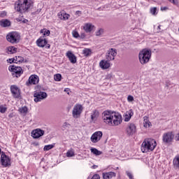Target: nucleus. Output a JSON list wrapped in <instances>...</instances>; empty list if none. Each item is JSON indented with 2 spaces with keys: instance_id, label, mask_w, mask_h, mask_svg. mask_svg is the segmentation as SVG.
I'll list each match as a JSON object with an SVG mask.
<instances>
[{
  "instance_id": "obj_1",
  "label": "nucleus",
  "mask_w": 179,
  "mask_h": 179,
  "mask_svg": "<svg viewBox=\"0 0 179 179\" xmlns=\"http://www.w3.org/2000/svg\"><path fill=\"white\" fill-rule=\"evenodd\" d=\"M31 6H33L31 0H19L15 4V9L20 13H26V12H29Z\"/></svg>"
},
{
  "instance_id": "obj_2",
  "label": "nucleus",
  "mask_w": 179,
  "mask_h": 179,
  "mask_svg": "<svg viewBox=\"0 0 179 179\" xmlns=\"http://www.w3.org/2000/svg\"><path fill=\"white\" fill-rule=\"evenodd\" d=\"M156 146H157V143L155 139L147 138L141 144V151L143 153H148V152L155 150Z\"/></svg>"
},
{
  "instance_id": "obj_3",
  "label": "nucleus",
  "mask_w": 179,
  "mask_h": 179,
  "mask_svg": "<svg viewBox=\"0 0 179 179\" xmlns=\"http://www.w3.org/2000/svg\"><path fill=\"white\" fill-rule=\"evenodd\" d=\"M152 57V52L148 49H143L139 52L138 59L141 65L148 64Z\"/></svg>"
},
{
  "instance_id": "obj_4",
  "label": "nucleus",
  "mask_w": 179,
  "mask_h": 179,
  "mask_svg": "<svg viewBox=\"0 0 179 179\" xmlns=\"http://www.w3.org/2000/svg\"><path fill=\"white\" fill-rule=\"evenodd\" d=\"M114 113L115 112L112 110H104L102 113L101 117L104 124L111 127V124H113V120L114 118Z\"/></svg>"
},
{
  "instance_id": "obj_5",
  "label": "nucleus",
  "mask_w": 179,
  "mask_h": 179,
  "mask_svg": "<svg viewBox=\"0 0 179 179\" xmlns=\"http://www.w3.org/2000/svg\"><path fill=\"white\" fill-rule=\"evenodd\" d=\"M6 40L11 44H17L20 41V34L16 31L9 32L6 36Z\"/></svg>"
},
{
  "instance_id": "obj_6",
  "label": "nucleus",
  "mask_w": 179,
  "mask_h": 179,
  "mask_svg": "<svg viewBox=\"0 0 179 179\" xmlns=\"http://www.w3.org/2000/svg\"><path fill=\"white\" fill-rule=\"evenodd\" d=\"M8 71L12 72L13 78H20L23 75V69L20 66H9Z\"/></svg>"
},
{
  "instance_id": "obj_7",
  "label": "nucleus",
  "mask_w": 179,
  "mask_h": 179,
  "mask_svg": "<svg viewBox=\"0 0 179 179\" xmlns=\"http://www.w3.org/2000/svg\"><path fill=\"white\" fill-rule=\"evenodd\" d=\"M122 123V115L120 113L114 112L113 119L112 120V124L110 127H118Z\"/></svg>"
},
{
  "instance_id": "obj_8",
  "label": "nucleus",
  "mask_w": 179,
  "mask_h": 179,
  "mask_svg": "<svg viewBox=\"0 0 179 179\" xmlns=\"http://www.w3.org/2000/svg\"><path fill=\"white\" fill-rule=\"evenodd\" d=\"M83 111V106L81 104H76L72 110V115L73 118H79L80 117V114Z\"/></svg>"
},
{
  "instance_id": "obj_9",
  "label": "nucleus",
  "mask_w": 179,
  "mask_h": 179,
  "mask_svg": "<svg viewBox=\"0 0 179 179\" xmlns=\"http://www.w3.org/2000/svg\"><path fill=\"white\" fill-rule=\"evenodd\" d=\"M174 140V134L173 131L164 133L162 136V141L164 143H171Z\"/></svg>"
},
{
  "instance_id": "obj_10",
  "label": "nucleus",
  "mask_w": 179,
  "mask_h": 179,
  "mask_svg": "<svg viewBox=\"0 0 179 179\" xmlns=\"http://www.w3.org/2000/svg\"><path fill=\"white\" fill-rule=\"evenodd\" d=\"M34 101L36 103H38V101H41V100H44V99H47V93L41 91H36L34 94Z\"/></svg>"
},
{
  "instance_id": "obj_11",
  "label": "nucleus",
  "mask_w": 179,
  "mask_h": 179,
  "mask_svg": "<svg viewBox=\"0 0 179 179\" xmlns=\"http://www.w3.org/2000/svg\"><path fill=\"white\" fill-rule=\"evenodd\" d=\"M103 138V132L101 131H95L90 138L91 142L92 143H97V142H99Z\"/></svg>"
},
{
  "instance_id": "obj_12",
  "label": "nucleus",
  "mask_w": 179,
  "mask_h": 179,
  "mask_svg": "<svg viewBox=\"0 0 179 179\" xmlns=\"http://www.w3.org/2000/svg\"><path fill=\"white\" fill-rule=\"evenodd\" d=\"M117 56V50L114 48H110L106 53V61H114L115 59V57Z\"/></svg>"
},
{
  "instance_id": "obj_13",
  "label": "nucleus",
  "mask_w": 179,
  "mask_h": 179,
  "mask_svg": "<svg viewBox=\"0 0 179 179\" xmlns=\"http://www.w3.org/2000/svg\"><path fill=\"white\" fill-rule=\"evenodd\" d=\"M126 132L129 136H132L136 132V125L134 123H129L126 128Z\"/></svg>"
},
{
  "instance_id": "obj_14",
  "label": "nucleus",
  "mask_w": 179,
  "mask_h": 179,
  "mask_svg": "<svg viewBox=\"0 0 179 179\" xmlns=\"http://www.w3.org/2000/svg\"><path fill=\"white\" fill-rule=\"evenodd\" d=\"M1 163L3 167H8L10 166V158L6 155L2 153L1 156Z\"/></svg>"
},
{
  "instance_id": "obj_15",
  "label": "nucleus",
  "mask_w": 179,
  "mask_h": 179,
  "mask_svg": "<svg viewBox=\"0 0 179 179\" xmlns=\"http://www.w3.org/2000/svg\"><path fill=\"white\" fill-rule=\"evenodd\" d=\"M40 82V78L37 75H31L28 80V82L26 83L27 86L29 85H37Z\"/></svg>"
},
{
  "instance_id": "obj_16",
  "label": "nucleus",
  "mask_w": 179,
  "mask_h": 179,
  "mask_svg": "<svg viewBox=\"0 0 179 179\" xmlns=\"http://www.w3.org/2000/svg\"><path fill=\"white\" fill-rule=\"evenodd\" d=\"M45 131L44 130H41V129H36L32 131L31 132V136L34 139H38V138H40L44 135Z\"/></svg>"
},
{
  "instance_id": "obj_17",
  "label": "nucleus",
  "mask_w": 179,
  "mask_h": 179,
  "mask_svg": "<svg viewBox=\"0 0 179 179\" xmlns=\"http://www.w3.org/2000/svg\"><path fill=\"white\" fill-rule=\"evenodd\" d=\"M11 93L15 99H19L20 97V90L16 85H11Z\"/></svg>"
},
{
  "instance_id": "obj_18",
  "label": "nucleus",
  "mask_w": 179,
  "mask_h": 179,
  "mask_svg": "<svg viewBox=\"0 0 179 179\" xmlns=\"http://www.w3.org/2000/svg\"><path fill=\"white\" fill-rule=\"evenodd\" d=\"M111 66L110 62L106 59H102L99 62V67L102 69H108Z\"/></svg>"
},
{
  "instance_id": "obj_19",
  "label": "nucleus",
  "mask_w": 179,
  "mask_h": 179,
  "mask_svg": "<svg viewBox=\"0 0 179 179\" xmlns=\"http://www.w3.org/2000/svg\"><path fill=\"white\" fill-rule=\"evenodd\" d=\"M83 29L85 33H92L94 29V25H93L92 23H85L83 26Z\"/></svg>"
},
{
  "instance_id": "obj_20",
  "label": "nucleus",
  "mask_w": 179,
  "mask_h": 179,
  "mask_svg": "<svg viewBox=\"0 0 179 179\" xmlns=\"http://www.w3.org/2000/svg\"><path fill=\"white\" fill-rule=\"evenodd\" d=\"M134 115V111H132V110H129L128 111H127L126 113H124L123 117H124V121L125 122H128L131 118H132V116Z\"/></svg>"
},
{
  "instance_id": "obj_21",
  "label": "nucleus",
  "mask_w": 179,
  "mask_h": 179,
  "mask_svg": "<svg viewBox=\"0 0 179 179\" xmlns=\"http://www.w3.org/2000/svg\"><path fill=\"white\" fill-rule=\"evenodd\" d=\"M48 43L47 39L41 37L36 41V44L38 47H41L42 48L45 47L46 44Z\"/></svg>"
},
{
  "instance_id": "obj_22",
  "label": "nucleus",
  "mask_w": 179,
  "mask_h": 179,
  "mask_svg": "<svg viewBox=\"0 0 179 179\" xmlns=\"http://www.w3.org/2000/svg\"><path fill=\"white\" fill-rule=\"evenodd\" d=\"M100 115V113H99V110H94L91 113V120L90 122H96L97 121V119L99 118V116Z\"/></svg>"
},
{
  "instance_id": "obj_23",
  "label": "nucleus",
  "mask_w": 179,
  "mask_h": 179,
  "mask_svg": "<svg viewBox=\"0 0 179 179\" xmlns=\"http://www.w3.org/2000/svg\"><path fill=\"white\" fill-rule=\"evenodd\" d=\"M66 55L71 64H76V56L72 52L68 51Z\"/></svg>"
},
{
  "instance_id": "obj_24",
  "label": "nucleus",
  "mask_w": 179,
  "mask_h": 179,
  "mask_svg": "<svg viewBox=\"0 0 179 179\" xmlns=\"http://www.w3.org/2000/svg\"><path fill=\"white\" fill-rule=\"evenodd\" d=\"M10 20H8V19H3L1 20H0V26L1 27H10Z\"/></svg>"
},
{
  "instance_id": "obj_25",
  "label": "nucleus",
  "mask_w": 179,
  "mask_h": 179,
  "mask_svg": "<svg viewBox=\"0 0 179 179\" xmlns=\"http://www.w3.org/2000/svg\"><path fill=\"white\" fill-rule=\"evenodd\" d=\"M103 179H111L113 177H115L116 173L114 172L103 173L102 174Z\"/></svg>"
},
{
  "instance_id": "obj_26",
  "label": "nucleus",
  "mask_w": 179,
  "mask_h": 179,
  "mask_svg": "<svg viewBox=\"0 0 179 179\" xmlns=\"http://www.w3.org/2000/svg\"><path fill=\"white\" fill-rule=\"evenodd\" d=\"M17 48L14 46H8L6 48V52L8 55L15 54L17 51Z\"/></svg>"
},
{
  "instance_id": "obj_27",
  "label": "nucleus",
  "mask_w": 179,
  "mask_h": 179,
  "mask_svg": "<svg viewBox=\"0 0 179 179\" xmlns=\"http://www.w3.org/2000/svg\"><path fill=\"white\" fill-rule=\"evenodd\" d=\"M143 127L145 128H149L150 127V122H149V117L148 116L143 117Z\"/></svg>"
},
{
  "instance_id": "obj_28",
  "label": "nucleus",
  "mask_w": 179,
  "mask_h": 179,
  "mask_svg": "<svg viewBox=\"0 0 179 179\" xmlns=\"http://www.w3.org/2000/svg\"><path fill=\"white\" fill-rule=\"evenodd\" d=\"M40 33L41 34H43V37L42 38H44V37H48V36H50V30L49 29H41V31H40Z\"/></svg>"
},
{
  "instance_id": "obj_29",
  "label": "nucleus",
  "mask_w": 179,
  "mask_h": 179,
  "mask_svg": "<svg viewBox=\"0 0 179 179\" xmlns=\"http://www.w3.org/2000/svg\"><path fill=\"white\" fill-rule=\"evenodd\" d=\"M91 152L93 153V155H95V156H100V155H102V152L97 150V148H90Z\"/></svg>"
},
{
  "instance_id": "obj_30",
  "label": "nucleus",
  "mask_w": 179,
  "mask_h": 179,
  "mask_svg": "<svg viewBox=\"0 0 179 179\" xmlns=\"http://www.w3.org/2000/svg\"><path fill=\"white\" fill-rule=\"evenodd\" d=\"M58 16L59 17V19H61L62 20H68L69 19V14H66V13H63V14H58Z\"/></svg>"
},
{
  "instance_id": "obj_31",
  "label": "nucleus",
  "mask_w": 179,
  "mask_h": 179,
  "mask_svg": "<svg viewBox=\"0 0 179 179\" xmlns=\"http://www.w3.org/2000/svg\"><path fill=\"white\" fill-rule=\"evenodd\" d=\"M15 58V64L22 63L24 61V58L22 56H16Z\"/></svg>"
},
{
  "instance_id": "obj_32",
  "label": "nucleus",
  "mask_w": 179,
  "mask_h": 179,
  "mask_svg": "<svg viewBox=\"0 0 179 179\" xmlns=\"http://www.w3.org/2000/svg\"><path fill=\"white\" fill-rule=\"evenodd\" d=\"M66 155L67 157H73L75 156V151L73 149L69 150Z\"/></svg>"
},
{
  "instance_id": "obj_33",
  "label": "nucleus",
  "mask_w": 179,
  "mask_h": 179,
  "mask_svg": "<svg viewBox=\"0 0 179 179\" xmlns=\"http://www.w3.org/2000/svg\"><path fill=\"white\" fill-rule=\"evenodd\" d=\"M55 146V144H50V145H45L43 148V150H45V151L51 150V149L54 148Z\"/></svg>"
},
{
  "instance_id": "obj_34",
  "label": "nucleus",
  "mask_w": 179,
  "mask_h": 179,
  "mask_svg": "<svg viewBox=\"0 0 179 179\" xmlns=\"http://www.w3.org/2000/svg\"><path fill=\"white\" fill-rule=\"evenodd\" d=\"M18 111H20V113L21 114H27L28 109H27V107L24 106V107H22V108H20Z\"/></svg>"
},
{
  "instance_id": "obj_35",
  "label": "nucleus",
  "mask_w": 179,
  "mask_h": 179,
  "mask_svg": "<svg viewBox=\"0 0 179 179\" xmlns=\"http://www.w3.org/2000/svg\"><path fill=\"white\" fill-rule=\"evenodd\" d=\"M173 165L176 167H179V155L176 156L173 159Z\"/></svg>"
},
{
  "instance_id": "obj_36",
  "label": "nucleus",
  "mask_w": 179,
  "mask_h": 179,
  "mask_svg": "<svg viewBox=\"0 0 179 179\" xmlns=\"http://www.w3.org/2000/svg\"><path fill=\"white\" fill-rule=\"evenodd\" d=\"M91 52H92V51L90 50V49L85 48L83 50V54L85 57H89V55H90Z\"/></svg>"
},
{
  "instance_id": "obj_37",
  "label": "nucleus",
  "mask_w": 179,
  "mask_h": 179,
  "mask_svg": "<svg viewBox=\"0 0 179 179\" xmlns=\"http://www.w3.org/2000/svg\"><path fill=\"white\" fill-rule=\"evenodd\" d=\"M54 79L56 82H61V79H62V76L61 74L57 73L54 76Z\"/></svg>"
},
{
  "instance_id": "obj_38",
  "label": "nucleus",
  "mask_w": 179,
  "mask_h": 179,
  "mask_svg": "<svg viewBox=\"0 0 179 179\" xmlns=\"http://www.w3.org/2000/svg\"><path fill=\"white\" fill-rule=\"evenodd\" d=\"M150 13L153 15V16H156L157 15V8L154 7L150 8Z\"/></svg>"
},
{
  "instance_id": "obj_39",
  "label": "nucleus",
  "mask_w": 179,
  "mask_h": 179,
  "mask_svg": "<svg viewBox=\"0 0 179 179\" xmlns=\"http://www.w3.org/2000/svg\"><path fill=\"white\" fill-rule=\"evenodd\" d=\"M72 34H73V37H74V38H80V35L79 34L78 31H73Z\"/></svg>"
},
{
  "instance_id": "obj_40",
  "label": "nucleus",
  "mask_w": 179,
  "mask_h": 179,
  "mask_svg": "<svg viewBox=\"0 0 179 179\" xmlns=\"http://www.w3.org/2000/svg\"><path fill=\"white\" fill-rule=\"evenodd\" d=\"M6 107L3 106V105L0 106V113H1V114H5V113H6Z\"/></svg>"
},
{
  "instance_id": "obj_41",
  "label": "nucleus",
  "mask_w": 179,
  "mask_h": 179,
  "mask_svg": "<svg viewBox=\"0 0 179 179\" xmlns=\"http://www.w3.org/2000/svg\"><path fill=\"white\" fill-rule=\"evenodd\" d=\"M7 62H8V64H13V62H14L15 64H16L15 58L13 57V58H11V59H7Z\"/></svg>"
},
{
  "instance_id": "obj_42",
  "label": "nucleus",
  "mask_w": 179,
  "mask_h": 179,
  "mask_svg": "<svg viewBox=\"0 0 179 179\" xmlns=\"http://www.w3.org/2000/svg\"><path fill=\"white\" fill-rule=\"evenodd\" d=\"M127 101H129V103H132V101H134V96L132 95H129L127 96Z\"/></svg>"
},
{
  "instance_id": "obj_43",
  "label": "nucleus",
  "mask_w": 179,
  "mask_h": 179,
  "mask_svg": "<svg viewBox=\"0 0 179 179\" xmlns=\"http://www.w3.org/2000/svg\"><path fill=\"white\" fill-rule=\"evenodd\" d=\"M127 176L129 177V179H134V176L129 171H126Z\"/></svg>"
},
{
  "instance_id": "obj_44",
  "label": "nucleus",
  "mask_w": 179,
  "mask_h": 179,
  "mask_svg": "<svg viewBox=\"0 0 179 179\" xmlns=\"http://www.w3.org/2000/svg\"><path fill=\"white\" fill-rule=\"evenodd\" d=\"M7 13L6 11H1L0 13V17H5V16H6Z\"/></svg>"
},
{
  "instance_id": "obj_45",
  "label": "nucleus",
  "mask_w": 179,
  "mask_h": 179,
  "mask_svg": "<svg viewBox=\"0 0 179 179\" xmlns=\"http://www.w3.org/2000/svg\"><path fill=\"white\" fill-rule=\"evenodd\" d=\"M101 34H103V29H99L96 32V36H101Z\"/></svg>"
},
{
  "instance_id": "obj_46",
  "label": "nucleus",
  "mask_w": 179,
  "mask_h": 179,
  "mask_svg": "<svg viewBox=\"0 0 179 179\" xmlns=\"http://www.w3.org/2000/svg\"><path fill=\"white\" fill-rule=\"evenodd\" d=\"M80 38H82L83 40L84 38H86V33H85V32L81 33L80 35Z\"/></svg>"
},
{
  "instance_id": "obj_47",
  "label": "nucleus",
  "mask_w": 179,
  "mask_h": 179,
  "mask_svg": "<svg viewBox=\"0 0 179 179\" xmlns=\"http://www.w3.org/2000/svg\"><path fill=\"white\" fill-rule=\"evenodd\" d=\"M64 128H69L71 127V124L68 122H64L62 126Z\"/></svg>"
},
{
  "instance_id": "obj_48",
  "label": "nucleus",
  "mask_w": 179,
  "mask_h": 179,
  "mask_svg": "<svg viewBox=\"0 0 179 179\" xmlns=\"http://www.w3.org/2000/svg\"><path fill=\"white\" fill-rule=\"evenodd\" d=\"M92 179H100V176L99 174H95L92 176Z\"/></svg>"
},
{
  "instance_id": "obj_49",
  "label": "nucleus",
  "mask_w": 179,
  "mask_h": 179,
  "mask_svg": "<svg viewBox=\"0 0 179 179\" xmlns=\"http://www.w3.org/2000/svg\"><path fill=\"white\" fill-rule=\"evenodd\" d=\"M40 12H41V8H39L36 12L32 13V15H38Z\"/></svg>"
},
{
  "instance_id": "obj_50",
  "label": "nucleus",
  "mask_w": 179,
  "mask_h": 179,
  "mask_svg": "<svg viewBox=\"0 0 179 179\" xmlns=\"http://www.w3.org/2000/svg\"><path fill=\"white\" fill-rule=\"evenodd\" d=\"M171 2V3H173V5H176L177 3L176 2V0H168Z\"/></svg>"
},
{
  "instance_id": "obj_51",
  "label": "nucleus",
  "mask_w": 179,
  "mask_h": 179,
  "mask_svg": "<svg viewBox=\"0 0 179 179\" xmlns=\"http://www.w3.org/2000/svg\"><path fill=\"white\" fill-rule=\"evenodd\" d=\"M175 139H176V141H179V133L176 135Z\"/></svg>"
},
{
  "instance_id": "obj_52",
  "label": "nucleus",
  "mask_w": 179,
  "mask_h": 179,
  "mask_svg": "<svg viewBox=\"0 0 179 179\" xmlns=\"http://www.w3.org/2000/svg\"><path fill=\"white\" fill-rule=\"evenodd\" d=\"M169 9V8L168 7H161V10H167Z\"/></svg>"
},
{
  "instance_id": "obj_53",
  "label": "nucleus",
  "mask_w": 179,
  "mask_h": 179,
  "mask_svg": "<svg viewBox=\"0 0 179 179\" xmlns=\"http://www.w3.org/2000/svg\"><path fill=\"white\" fill-rule=\"evenodd\" d=\"M76 15H78V16H79L80 15H82V12H81V11H79V10H77V11L76 12Z\"/></svg>"
},
{
  "instance_id": "obj_54",
  "label": "nucleus",
  "mask_w": 179,
  "mask_h": 179,
  "mask_svg": "<svg viewBox=\"0 0 179 179\" xmlns=\"http://www.w3.org/2000/svg\"><path fill=\"white\" fill-rule=\"evenodd\" d=\"M34 146H38L40 143L38 142H35L33 143Z\"/></svg>"
},
{
  "instance_id": "obj_55",
  "label": "nucleus",
  "mask_w": 179,
  "mask_h": 179,
  "mask_svg": "<svg viewBox=\"0 0 179 179\" xmlns=\"http://www.w3.org/2000/svg\"><path fill=\"white\" fill-rule=\"evenodd\" d=\"M170 83H166V87L167 88V89H169V87H170Z\"/></svg>"
},
{
  "instance_id": "obj_56",
  "label": "nucleus",
  "mask_w": 179,
  "mask_h": 179,
  "mask_svg": "<svg viewBox=\"0 0 179 179\" xmlns=\"http://www.w3.org/2000/svg\"><path fill=\"white\" fill-rule=\"evenodd\" d=\"M92 169H97V166L96 165L92 166Z\"/></svg>"
},
{
  "instance_id": "obj_57",
  "label": "nucleus",
  "mask_w": 179,
  "mask_h": 179,
  "mask_svg": "<svg viewBox=\"0 0 179 179\" xmlns=\"http://www.w3.org/2000/svg\"><path fill=\"white\" fill-rule=\"evenodd\" d=\"M68 90H69V89H65L64 92H68Z\"/></svg>"
},
{
  "instance_id": "obj_58",
  "label": "nucleus",
  "mask_w": 179,
  "mask_h": 179,
  "mask_svg": "<svg viewBox=\"0 0 179 179\" xmlns=\"http://www.w3.org/2000/svg\"><path fill=\"white\" fill-rule=\"evenodd\" d=\"M158 29H160V26H158Z\"/></svg>"
},
{
  "instance_id": "obj_59",
  "label": "nucleus",
  "mask_w": 179,
  "mask_h": 179,
  "mask_svg": "<svg viewBox=\"0 0 179 179\" xmlns=\"http://www.w3.org/2000/svg\"><path fill=\"white\" fill-rule=\"evenodd\" d=\"M0 155H1V148H0Z\"/></svg>"
},
{
  "instance_id": "obj_60",
  "label": "nucleus",
  "mask_w": 179,
  "mask_h": 179,
  "mask_svg": "<svg viewBox=\"0 0 179 179\" xmlns=\"http://www.w3.org/2000/svg\"><path fill=\"white\" fill-rule=\"evenodd\" d=\"M48 48H50V45L48 46Z\"/></svg>"
}]
</instances>
